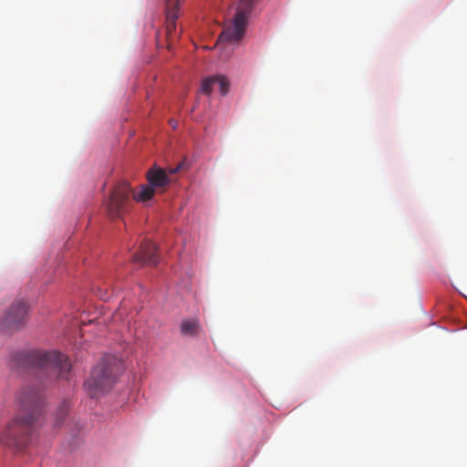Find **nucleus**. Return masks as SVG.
Returning a JSON list of instances; mask_svg holds the SVG:
<instances>
[{
    "mask_svg": "<svg viewBox=\"0 0 467 467\" xmlns=\"http://www.w3.org/2000/svg\"><path fill=\"white\" fill-rule=\"evenodd\" d=\"M16 399L26 415L14 418L0 434V443L16 452L24 450L28 444L44 396L39 387H25Z\"/></svg>",
    "mask_w": 467,
    "mask_h": 467,
    "instance_id": "1",
    "label": "nucleus"
},
{
    "mask_svg": "<svg viewBox=\"0 0 467 467\" xmlns=\"http://www.w3.org/2000/svg\"><path fill=\"white\" fill-rule=\"evenodd\" d=\"M123 372L120 359L112 355H105L93 368L89 379L85 382L86 389L92 398L109 391Z\"/></svg>",
    "mask_w": 467,
    "mask_h": 467,
    "instance_id": "2",
    "label": "nucleus"
},
{
    "mask_svg": "<svg viewBox=\"0 0 467 467\" xmlns=\"http://www.w3.org/2000/svg\"><path fill=\"white\" fill-rule=\"evenodd\" d=\"M23 357L26 366L37 369L49 380L67 378L71 368L68 358L57 351L35 350Z\"/></svg>",
    "mask_w": 467,
    "mask_h": 467,
    "instance_id": "3",
    "label": "nucleus"
},
{
    "mask_svg": "<svg viewBox=\"0 0 467 467\" xmlns=\"http://www.w3.org/2000/svg\"><path fill=\"white\" fill-rule=\"evenodd\" d=\"M258 2L259 0H239L237 2L234 17L228 26L221 33L217 44L223 41L235 43L244 38L248 20Z\"/></svg>",
    "mask_w": 467,
    "mask_h": 467,
    "instance_id": "4",
    "label": "nucleus"
},
{
    "mask_svg": "<svg viewBox=\"0 0 467 467\" xmlns=\"http://www.w3.org/2000/svg\"><path fill=\"white\" fill-rule=\"evenodd\" d=\"M131 187L127 182H118L106 201V211L111 219L120 218L128 212L130 204Z\"/></svg>",
    "mask_w": 467,
    "mask_h": 467,
    "instance_id": "5",
    "label": "nucleus"
},
{
    "mask_svg": "<svg viewBox=\"0 0 467 467\" xmlns=\"http://www.w3.org/2000/svg\"><path fill=\"white\" fill-rule=\"evenodd\" d=\"M28 305L23 299H16L6 311L0 315V332L11 334L22 328L26 321Z\"/></svg>",
    "mask_w": 467,
    "mask_h": 467,
    "instance_id": "6",
    "label": "nucleus"
},
{
    "mask_svg": "<svg viewBox=\"0 0 467 467\" xmlns=\"http://www.w3.org/2000/svg\"><path fill=\"white\" fill-rule=\"evenodd\" d=\"M147 180L149 184H142L140 190L133 194L137 202H144L150 200L159 188H164L170 183L166 171L161 168L154 167L148 171Z\"/></svg>",
    "mask_w": 467,
    "mask_h": 467,
    "instance_id": "7",
    "label": "nucleus"
},
{
    "mask_svg": "<svg viewBox=\"0 0 467 467\" xmlns=\"http://www.w3.org/2000/svg\"><path fill=\"white\" fill-rule=\"evenodd\" d=\"M166 16V36L168 40V47L173 41L179 38L180 33L176 30V20L180 16L181 0H163Z\"/></svg>",
    "mask_w": 467,
    "mask_h": 467,
    "instance_id": "8",
    "label": "nucleus"
},
{
    "mask_svg": "<svg viewBox=\"0 0 467 467\" xmlns=\"http://www.w3.org/2000/svg\"><path fill=\"white\" fill-rule=\"evenodd\" d=\"M133 261L136 264L144 265H155L158 264L157 246L151 241H144L140 246L139 253L133 256Z\"/></svg>",
    "mask_w": 467,
    "mask_h": 467,
    "instance_id": "9",
    "label": "nucleus"
},
{
    "mask_svg": "<svg viewBox=\"0 0 467 467\" xmlns=\"http://www.w3.org/2000/svg\"><path fill=\"white\" fill-rule=\"evenodd\" d=\"M219 87L220 93L225 96L229 91V80L224 76H213L204 78L202 82L201 90L203 94L210 96L213 86Z\"/></svg>",
    "mask_w": 467,
    "mask_h": 467,
    "instance_id": "10",
    "label": "nucleus"
},
{
    "mask_svg": "<svg viewBox=\"0 0 467 467\" xmlns=\"http://www.w3.org/2000/svg\"><path fill=\"white\" fill-rule=\"evenodd\" d=\"M200 323L197 319H185L181 324V333L186 337H195L199 334Z\"/></svg>",
    "mask_w": 467,
    "mask_h": 467,
    "instance_id": "11",
    "label": "nucleus"
},
{
    "mask_svg": "<svg viewBox=\"0 0 467 467\" xmlns=\"http://www.w3.org/2000/svg\"><path fill=\"white\" fill-rule=\"evenodd\" d=\"M69 409V404L67 401H63L62 404L58 407L56 416V426H59L64 418L67 416Z\"/></svg>",
    "mask_w": 467,
    "mask_h": 467,
    "instance_id": "12",
    "label": "nucleus"
},
{
    "mask_svg": "<svg viewBox=\"0 0 467 467\" xmlns=\"http://www.w3.org/2000/svg\"><path fill=\"white\" fill-rule=\"evenodd\" d=\"M182 167V164L178 165L175 169H171L170 170V172L171 173H175L176 171H178Z\"/></svg>",
    "mask_w": 467,
    "mask_h": 467,
    "instance_id": "13",
    "label": "nucleus"
},
{
    "mask_svg": "<svg viewBox=\"0 0 467 467\" xmlns=\"http://www.w3.org/2000/svg\"><path fill=\"white\" fill-rule=\"evenodd\" d=\"M170 124L171 125V127H172L173 129H175V128L177 127V121H176V120H174V119H171V120H170Z\"/></svg>",
    "mask_w": 467,
    "mask_h": 467,
    "instance_id": "14",
    "label": "nucleus"
}]
</instances>
